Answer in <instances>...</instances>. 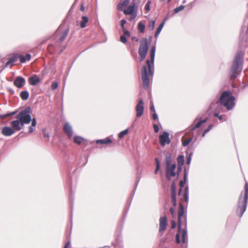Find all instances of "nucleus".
Returning <instances> with one entry per match:
<instances>
[{"label":"nucleus","instance_id":"obj_1","mask_svg":"<svg viewBox=\"0 0 248 248\" xmlns=\"http://www.w3.org/2000/svg\"><path fill=\"white\" fill-rule=\"evenodd\" d=\"M31 109L30 107L25 108L20 111L16 116V120L11 123L12 128L16 131H19L25 124H29L31 122Z\"/></svg>","mask_w":248,"mask_h":248},{"label":"nucleus","instance_id":"obj_2","mask_svg":"<svg viewBox=\"0 0 248 248\" xmlns=\"http://www.w3.org/2000/svg\"><path fill=\"white\" fill-rule=\"evenodd\" d=\"M155 47L153 46L151 49V61L149 60L146 61V64L148 67V71L146 65H143L141 69V79L142 81V86L144 88L147 89L149 85V78L148 73L150 75H153L152 67L154 64L155 55Z\"/></svg>","mask_w":248,"mask_h":248},{"label":"nucleus","instance_id":"obj_3","mask_svg":"<svg viewBox=\"0 0 248 248\" xmlns=\"http://www.w3.org/2000/svg\"><path fill=\"white\" fill-rule=\"evenodd\" d=\"M243 57L244 53L242 51H239L237 52L229 72L231 79H235L241 72Z\"/></svg>","mask_w":248,"mask_h":248},{"label":"nucleus","instance_id":"obj_4","mask_svg":"<svg viewBox=\"0 0 248 248\" xmlns=\"http://www.w3.org/2000/svg\"><path fill=\"white\" fill-rule=\"evenodd\" d=\"M68 32V29H66L63 31H61L60 28L58 29L53 35V38L55 40V43L53 44L49 45L47 47V49L49 53L53 54L56 51L57 49L61 45L62 43L67 37Z\"/></svg>","mask_w":248,"mask_h":248},{"label":"nucleus","instance_id":"obj_5","mask_svg":"<svg viewBox=\"0 0 248 248\" xmlns=\"http://www.w3.org/2000/svg\"><path fill=\"white\" fill-rule=\"evenodd\" d=\"M248 200V183H246L245 186V193L243 197L242 193L240 195L238 204L237 208L236 214L239 217H242L245 211Z\"/></svg>","mask_w":248,"mask_h":248},{"label":"nucleus","instance_id":"obj_6","mask_svg":"<svg viewBox=\"0 0 248 248\" xmlns=\"http://www.w3.org/2000/svg\"><path fill=\"white\" fill-rule=\"evenodd\" d=\"M235 97L232 95L230 91H225L222 93L219 98L220 104L228 110L231 109L234 106Z\"/></svg>","mask_w":248,"mask_h":248},{"label":"nucleus","instance_id":"obj_7","mask_svg":"<svg viewBox=\"0 0 248 248\" xmlns=\"http://www.w3.org/2000/svg\"><path fill=\"white\" fill-rule=\"evenodd\" d=\"M166 177L170 180L171 177H175L176 173L175 170L176 169V165L174 163H171V160L170 155H167L166 157Z\"/></svg>","mask_w":248,"mask_h":248},{"label":"nucleus","instance_id":"obj_8","mask_svg":"<svg viewBox=\"0 0 248 248\" xmlns=\"http://www.w3.org/2000/svg\"><path fill=\"white\" fill-rule=\"evenodd\" d=\"M149 43L146 38H143L140 41V46L138 53L140 58V61H142L145 58L148 50Z\"/></svg>","mask_w":248,"mask_h":248},{"label":"nucleus","instance_id":"obj_9","mask_svg":"<svg viewBox=\"0 0 248 248\" xmlns=\"http://www.w3.org/2000/svg\"><path fill=\"white\" fill-rule=\"evenodd\" d=\"M31 58V56L30 54H27L25 57L21 54H13L6 62V66H8L10 64L13 65V63L16 62L18 59H20L21 63H25L27 61H30Z\"/></svg>","mask_w":248,"mask_h":248},{"label":"nucleus","instance_id":"obj_10","mask_svg":"<svg viewBox=\"0 0 248 248\" xmlns=\"http://www.w3.org/2000/svg\"><path fill=\"white\" fill-rule=\"evenodd\" d=\"M159 140L160 144L162 147L165 146L166 144H169L170 143L169 133L166 131L163 132V134L159 136Z\"/></svg>","mask_w":248,"mask_h":248},{"label":"nucleus","instance_id":"obj_11","mask_svg":"<svg viewBox=\"0 0 248 248\" xmlns=\"http://www.w3.org/2000/svg\"><path fill=\"white\" fill-rule=\"evenodd\" d=\"M207 121V118L203 120H202L201 118H196L193 124L190 127V130L194 131L196 128L200 127L202 124L205 123Z\"/></svg>","mask_w":248,"mask_h":248},{"label":"nucleus","instance_id":"obj_12","mask_svg":"<svg viewBox=\"0 0 248 248\" xmlns=\"http://www.w3.org/2000/svg\"><path fill=\"white\" fill-rule=\"evenodd\" d=\"M135 109L137 112V117L138 118L141 117L144 111L143 102L142 99L139 100L138 104L136 106Z\"/></svg>","mask_w":248,"mask_h":248},{"label":"nucleus","instance_id":"obj_13","mask_svg":"<svg viewBox=\"0 0 248 248\" xmlns=\"http://www.w3.org/2000/svg\"><path fill=\"white\" fill-rule=\"evenodd\" d=\"M167 219L166 217H161L159 219V232L163 233L167 228Z\"/></svg>","mask_w":248,"mask_h":248},{"label":"nucleus","instance_id":"obj_14","mask_svg":"<svg viewBox=\"0 0 248 248\" xmlns=\"http://www.w3.org/2000/svg\"><path fill=\"white\" fill-rule=\"evenodd\" d=\"M28 82L31 85L35 86L41 82V79L37 75H33L29 78Z\"/></svg>","mask_w":248,"mask_h":248},{"label":"nucleus","instance_id":"obj_15","mask_svg":"<svg viewBox=\"0 0 248 248\" xmlns=\"http://www.w3.org/2000/svg\"><path fill=\"white\" fill-rule=\"evenodd\" d=\"M25 83V79L21 77H16L14 81V84L18 88H21L24 85Z\"/></svg>","mask_w":248,"mask_h":248},{"label":"nucleus","instance_id":"obj_16","mask_svg":"<svg viewBox=\"0 0 248 248\" xmlns=\"http://www.w3.org/2000/svg\"><path fill=\"white\" fill-rule=\"evenodd\" d=\"M171 200L174 206H176V186L174 183H173L171 186Z\"/></svg>","mask_w":248,"mask_h":248},{"label":"nucleus","instance_id":"obj_17","mask_svg":"<svg viewBox=\"0 0 248 248\" xmlns=\"http://www.w3.org/2000/svg\"><path fill=\"white\" fill-rule=\"evenodd\" d=\"M63 131L67 135L69 138H71L73 135V131L71 126L68 124L66 123L63 126Z\"/></svg>","mask_w":248,"mask_h":248},{"label":"nucleus","instance_id":"obj_18","mask_svg":"<svg viewBox=\"0 0 248 248\" xmlns=\"http://www.w3.org/2000/svg\"><path fill=\"white\" fill-rule=\"evenodd\" d=\"M15 132L12 127L5 126L3 128L1 133L5 136H10Z\"/></svg>","mask_w":248,"mask_h":248},{"label":"nucleus","instance_id":"obj_19","mask_svg":"<svg viewBox=\"0 0 248 248\" xmlns=\"http://www.w3.org/2000/svg\"><path fill=\"white\" fill-rule=\"evenodd\" d=\"M135 7L136 5L134 3L133 5H129L126 9H124L123 11L124 14L126 15H132L135 11Z\"/></svg>","mask_w":248,"mask_h":248},{"label":"nucleus","instance_id":"obj_20","mask_svg":"<svg viewBox=\"0 0 248 248\" xmlns=\"http://www.w3.org/2000/svg\"><path fill=\"white\" fill-rule=\"evenodd\" d=\"M184 214V209L182 203H179V208L178 210V223L179 226L180 227L181 224V218L183 216Z\"/></svg>","mask_w":248,"mask_h":248},{"label":"nucleus","instance_id":"obj_21","mask_svg":"<svg viewBox=\"0 0 248 248\" xmlns=\"http://www.w3.org/2000/svg\"><path fill=\"white\" fill-rule=\"evenodd\" d=\"M130 0H124L123 1L120 2L117 5V9L119 11H123L124 7L127 6Z\"/></svg>","mask_w":248,"mask_h":248},{"label":"nucleus","instance_id":"obj_22","mask_svg":"<svg viewBox=\"0 0 248 248\" xmlns=\"http://www.w3.org/2000/svg\"><path fill=\"white\" fill-rule=\"evenodd\" d=\"M112 141L111 139H110L109 138H107L106 139H103V140H97L96 142V143L98 144H108L109 143H112Z\"/></svg>","mask_w":248,"mask_h":248},{"label":"nucleus","instance_id":"obj_23","mask_svg":"<svg viewBox=\"0 0 248 248\" xmlns=\"http://www.w3.org/2000/svg\"><path fill=\"white\" fill-rule=\"evenodd\" d=\"M81 19L80 26L81 28H84L86 26V24L89 21V19L86 16H82Z\"/></svg>","mask_w":248,"mask_h":248},{"label":"nucleus","instance_id":"obj_24","mask_svg":"<svg viewBox=\"0 0 248 248\" xmlns=\"http://www.w3.org/2000/svg\"><path fill=\"white\" fill-rule=\"evenodd\" d=\"M31 126H29V133H31L33 132V131L34 130L33 127H35L36 125V119L35 118H33L32 119H31Z\"/></svg>","mask_w":248,"mask_h":248},{"label":"nucleus","instance_id":"obj_25","mask_svg":"<svg viewBox=\"0 0 248 248\" xmlns=\"http://www.w3.org/2000/svg\"><path fill=\"white\" fill-rule=\"evenodd\" d=\"M164 24V22L161 23L159 26L157 27L156 31H155V37H157V36L159 34L160 31H161Z\"/></svg>","mask_w":248,"mask_h":248},{"label":"nucleus","instance_id":"obj_26","mask_svg":"<svg viewBox=\"0 0 248 248\" xmlns=\"http://www.w3.org/2000/svg\"><path fill=\"white\" fill-rule=\"evenodd\" d=\"M20 97L23 100H27L29 96V93L27 91H22L20 93Z\"/></svg>","mask_w":248,"mask_h":248},{"label":"nucleus","instance_id":"obj_27","mask_svg":"<svg viewBox=\"0 0 248 248\" xmlns=\"http://www.w3.org/2000/svg\"><path fill=\"white\" fill-rule=\"evenodd\" d=\"M145 28V26L141 22H139L138 25V29L139 31L141 33H143L144 32Z\"/></svg>","mask_w":248,"mask_h":248},{"label":"nucleus","instance_id":"obj_28","mask_svg":"<svg viewBox=\"0 0 248 248\" xmlns=\"http://www.w3.org/2000/svg\"><path fill=\"white\" fill-rule=\"evenodd\" d=\"M83 139L79 136H76L74 138V141L78 145H80Z\"/></svg>","mask_w":248,"mask_h":248},{"label":"nucleus","instance_id":"obj_29","mask_svg":"<svg viewBox=\"0 0 248 248\" xmlns=\"http://www.w3.org/2000/svg\"><path fill=\"white\" fill-rule=\"evenodd\" d=\"M177 162L180 166L183 165L184 162V156L182 155H179L177 157Z\"/></svg>","mask_w":248,"mask_h":248},{"label":"nucleus","instance_id":"obj_30","mask_svg":"<svg viewBox=\"0 0 248 248\" xmlns=\"http://www.w3.org/2000/svg\"><path fill=\"white\" fill-rule=\"evenodd\" d=\"M155 161L156 164V168L155 170V173L156 174L158 173V171L160 169V162L159 159L157 158H155Z\"/></svg>","mask_w":248,"mask_h":248},{"label":"nucleus","instance_id":"obj_31","mask_svg":"<svg viewBox=\"0 0 248 248\" xmlns=\"http://www.w3.org/2000/svg\"><path fill=\"white\" fill-rule=\"evenodd\" d=\"M16 112H17V111H14V112H11V113H9L5 114V115H0V118L3 119L8 116H13V115H15L16 113Z\"/></svg>","mask_w":248,"mask_h":248},{"label":"nucleus","instance_id":"obj_32","mask_svg":"<svg viewBox=\"0 0 248 248\" xmlns=\"http://www.w3.org/2000/svg\"><path fill=\"white\" fill-rule=\"evenodd\" d=\"M42 132L43 133V136L44 138H46L47 140L49 139V134L48 132H46V129L43 128L42 129Z\"/></svg>","mask_w":248,"mask_h":248},{"label":"nucleus","instance_id":"obj_33","mask_svg":"<svg viewBox=\"0 0 248 248\" xmlns=\"http://www.w3.org/2000/svg\"><path fill=\"white\" fill-rule=\"evenodd\" d=\"M128 130L127 129L124 130V131L121 132L119 134V136H118L119 138L120 139L123 138L125 135H126L128 134Z\"/></svg>","mask_w":248,"mask_h":248},{"label":"nucleus","instance_id":"obj_34","mask_svg":"<svg viewBox=\"0 0 248 248\" xmlns=\"http://www.w3.org/2000/svg\"><path fill=\"white\" fill-rule=\"evenodd\" d=\"M185 8V6L183 5H181L180 6H179V7H176L174 9V11L175 12V13H178V12L183 10Z\"/></svg>","mask_w":248,"mask_h":248},{"label":"nucleus","instance_id":"obj_35","mask_svg":"<svg viewBox=\"0 0 248 248\" xmlns=\"http://www.w3.org/2000/svg\"><path fill=\"white\" fill-rule=\"evenodd\" d=\"M155 20H151L150 21L148 25V28L151 30H153L154 29L155 26Z\"/></svg>","mask_w":248,"mask_h":248},{"label":"nucleus","instance_id":"obj_36","mask_svg":"<svg viewBox=\"0 0 248 248\" xmlns=\"http://www.w3.org/2000/svg\"><path fill=\"white\" fill-rule=\"evenodd\" d=\"M213 125L212 124H210L208 126V128L204 130V132L202 133V137H204L205 134L210 131V130L213 127Z\"/></svg>","mask_w":248,"mask_h":248},{"label":"nucleus","instance_id":"obj_37","mask_svg":"<svg viewBox=\"0 0 248 248\" xmlns=\"http://www.w3.org/2000/svg\"><path fill=\"white\" fill-rule=\"evenodd\" d=\"M188 188L186 187L185 188V193L184 194V198L185 199V202H187L188 201Z\"/></svg>","mask_w":248,"mask_h":248},{"label":"nucleus","instance_id":"obj_38","mask_svg":"<svg viewBox=\"0 0 248 248\" xmlns=\"http://www.w3.org/2000/svg\"><path fill=\"white\" fill-rule=\"evenodd\" d=\"M186 232L185 230H183L182 231V241L183 243H185V242H186Z\"/></svg>","mask_w":248,"mask_h":248},{"label":"nucleus","instance_id":"obj_39","mask_svg":"<svg viewBox=\"0 0 248 248\" xmlns=\"http://www.w3.org/2000/svg\"><path fill=\"white\" fill-rule=\"evenodd\" d=\"M58 87V84L56 82H53L51 86V88L52 90L56 89Z\"/></svg>","mask_w":248,"mask_h":248},{"label":"nucleus","instance_id":"obj_40","mask_svg":"<svg viewBox=\"0 0 248 248\" xmlns=\"http://www.w3.org/2000/svg\"><path fill=\"white\" fill-rule=\"evenodd\" d=\"M120 41L123 43H126L127 42V39L124 35H123L120 37Z\"/></svg>","mask_w":248,"mask_h":248},{"label":"nucleus","instance_id":"obj_41","mask_svg":"<svg viewBox=\"0 0 248 248\" xmlns=\"http://www.w3.org/2000/svg\"><path fill=\"white\" fill-rule=\"evenodd\" d=\"M191 139L189 138V139H187L186 140L183 141V145L184 146H187V145H188L189 144V143L191 142Z\"/></svg>","mask_w":248,"mask_h":248},{"label":"nucleus","instance_id":"obj_42","mask_svg":"<svg viewBox=\"0 0 248 248\" xmlns=\"http://www.w3.org/2000/svg\"><path fill=\"white\" fill-rule=\"evenodd\" d=\"M126 23V20L125 19H122L121 21V26L123 30H124V25Z\"/></svg>","mask_w":248,"mask_h":248},{"label":"nucleus","instance_id":"obj_43","mask_svg":"<svg viewBox=\"0 0 248 248\" xmlns=\"http://www.w3.org/2000/svg\"><path fill=\"white\" fill-rule=\"evenodd\" d=\"M150 3H151V1H148V2L145 5V9L146 10H147V11H149L150 10Z\"/></svg>","mask_w":248,"mask_h":248},{"label":"nucleus","instance_id":"obj_44","mask_svg":"<svg viewBox=\"0 0 248 248\" xmlns=\"http://www.w3.org/2000/svg\"><path fill=\"white\" fill-rule=\"evenodd\" d=\"M153 128L155 133H157L159 131V127L156 124H154Z\"/></svg>","mask_w":248,"mask_h":248},{"label":"nucleus","instance_id":"obj_45","mask_svg":"<svg viewBox=\"0 0 248 248\" xmlns=\"http://www.w3.org/2000/svg\"><path fill=\"white\" fill-rule=\"evenodd\" d=\"M179 185H180V186L181 187V188H180V189L179 190V192H178L179 195H180V194H181V191H182L181 188L183 187V186H184V182L182 181H181L180 182Z\"/></svg>","mask_w":248,"mask_h":248},{"label":"nucleus","instance_id":"obj_46","mask_svg":"<svg viewBox=\"0 0 248 248\" xmlns=\"http://www.w3.org/2000/svg\"><path fill=\"white\" fill-rule=\"evenodd\" d=\"M176 241L178 244H179L181 242V241L180 239V235L178 233H177L176 235Z\"/></svg>","mask_w":248,"mask_h":248},{"label":"nucleus","instance_id":"obj_47","mask_svg":"<svg viewBox=\"0 0 248 248\" xmlns=\"http://www.w3.org/2000/svg\"><path fill=\"white\" fill-rule=\"evenodd\" d=\"M214 116L215 117H217L218 118V119L219 120H222V115H219L218 113H215L214 114Z\"/></svg>","mask_w":248,"mask_h":248},{"label":"nucleus","instance_id":"obj_48","mask_svg":"<svg viewBox=\"0 0 248 248\" xmlns=\"http://www.w3.org/2000/svg\"><path fill=\"white\" fill-rule=\"evenodd\" d=\"M191 154H190L189 155V156H188V157L187 158L186 164L187 165H189L190 163V162H191Z\"/></svg>","mask_w":248,"mask_h":248},{"label":"nucleus","instance_id":"obj_49","mask_svg":"<svg viewBox=\"0 0 248 248\" xmlns=\"http://www.w3.org/2000/svg\"><path fill=\"white\" fill-rule=\"evenodd\" d=\"M124 31V34L125 36H130V32H129V31H126V30H123Z\"/></svg>","mask_w":248,"mask_h":248},{"label":"nucleus","instance_id":"obj_50","mask_svg":"<svg viewBox=\"0 0 248 248\" xmlns=\"http://www.w3.org/2000/svg\"><path fill=\"white\" fill-rule=\"evenodd\" d=\"M171 225L172 229L175 228L176 227V225L175 221L174 220L171 221Z\"/></svg>","mask_w":248,"mask_h":248},{"label":"nucleus","instance_id":"obj_51","mask_svg":"<svg viewBox=\"0 0 248 248\" xmlns=\"http://www.w3.org/2000/svg\"><path fill=\"white\" fill-rule=\"evenodd\" d=\"M174 209L172 207H171L170 209V213L173 217L174 216Z\"/></svg>","mask_w":248,"mask_h":248},{"label":"nucleus","instance_id":"obj_52","mask_svg":"<svg viewBox=\"0 0 248 248\" xmlns=\"http://www.w3.org/2000/svg\"><path fill=\"white\" fill-rule=\"evenodd\" d=\"M152 118L154 120H155L157 119V115L155 112H154V113L153 114Z\"/></svg>","mask_w":248,"mask_h":248},{"label":"nucleus","instance_id":"obj_53","mask_svg":"<svg viewBox=\"0 0 248 248\" xmlns=\"http://www.w3.org/2000/svg\"><path fill=\"white\" fill-rule=\"evenodd\" d=\"M150 109L151 111L155 112V108L153 104L150 106Z\"/></svg>","mask_w":248,"mask_h":248},{"label":"nucleus","instance_id":"obj_54","mask_svg":"<svg viewBox=\"0 0 248 248\" xmlns=\"http://www.w3.org/2000/svg\"><path fill=\"white\" fill-rule=\"evenodd\" d=\"M80 10H81V11H83V12H84V10H85V7H84V6L83 4H81V7H80Z\"/></svg>","mask_w":248,"mask_h":248},{"label":"nucleus","instance_id":"obj_55","mask_svg":"<svg viewBox=\"0 0 248 248\" xmlns=\"http://www.w3.org/2000/svg\"><path fill=\"white\" fill-rule=\"evenodd\" d=\"M70 245V242H67L65 245L64 246L63 248H68V247Z\"/></svg>","mask_w":248,"mask_h":248},{"label":"nucleus","instance_id":"obj_56","mask_svg":"<svg viewBox=\"0 0 248 248\" xmlns=\"http://www.w3.org/2000/svg\"><path fill=\"white\" fill-rule=\"evenodd\" d=\"M132 39L133 40H135L136 42H138L139 41V39L136 37H132Z\"/></svg>","mask_w":248,"mask_h":248},{"label":"nucleus","instance_id":"obj_57","mask_svg":"<svg viewBox=\"0 0 248 248\" xmlns=\"http://www.w3.org/2000/svg\"><path fill=\"white\" fill-rule=\"evenodd\" d=\"M186 2V0H184L183 3H185Z\"/></svg>","mask_w":248,"mask_h":248},{"label":"nucleus","instance_id":"obj_58","mask_svg":"<svg viewBox=\"0 0 248 248\" xmlns=\"http://www.w3.org/2000/svg\"><path fill=\"white\" fill-rule=\"evenodd\" d=\"M171 0H168L167 2L169 3L170 1Z\"/></svg>","mask_w":248,"mask_h":248},{"label":"nucleus","instance_id":"obj_59","mask_svg":"<svg viewBox=\"0 0 248 248\" xmlns=\"http://www.w3.org/2000/svg\"><path fill=\"white\" fill-rule=\"evenodd\" d=\"M160 2L164 1L165 0H159Z\"/></svg>","mask_w":248,"mask_h":248}]
</instances>
